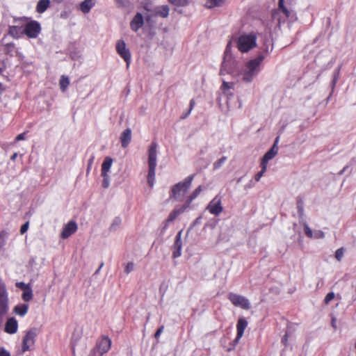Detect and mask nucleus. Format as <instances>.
<instances>
[{"label":"nucleus","mask_w":356,"mask_h":356,"mask_svg":"<svg viewBox=\"0 0 356 356\" xmlns=\"http://www.w3.org/2000/svg\"><path fill=\"white\" fill-rule=\"evenodd\" d=\"M257 35L254 32L240 35L236 40L238 49L242 53L248 52L257 46Z\"/></svg>","instance_id":"obj_1"},{"label":"nucleus","mask_w":356,"mask_h":356,"mask_svg":"<svg viewBox=\"0 0 356 356\" xmlns=\"http://www.w3.org/2000/svg\"><path fill=\"white\" fill-rule=\"evenodd\" d=\"M157 144L152 142L148 150V175L147 182L150 187H152L155 181V170L156 167Z\"/></svg>","instance_id":"obj_2"},{"label":"nucleus","mask_w":356,"mask_h":356,"mask_svg":"<svg viewBox=\"0 0 356 356\" xmlns=\"http://www.w3.org/2000/svg\"><path fill=\"white\" fill-rule=\"evenodd\" d=\"M194 179V175H189L183 181L175 184L170 192V198L175 200H181L185 193L190 188L192 181Z\"/></svg>","instance_id":"obj_3"},{"label":"nucleus","mask_w":356,"mask_h":356,"mask_svg":"<svg viewBox=\"0 0 356 356\" xmlns=\"http://www.w3.org/2000/svg\"><path fill=\"white\" fill-rule=\"evenodd\" d=\"M227 298L235 307H238L245 310L250 308V304L248 299L243 296L234 293H229Z\"/></svg>","instance_id":"obj_4"},{"label":"nucleus","mask_w":356,"mask_h":356,"mask_svg":"<svg viewBox=\"0 0 356 356\" xmlns=\"http://www.w3.org/2000/svg\"><path fill=\"white\" fill-rule=\"evenodd\" d=\"M115 49L117 53L125 61L127 67H129L131 60V54L129 49L127 48L125 42L123 40H119L116 42Z\"/></svg>","instance_id":"obj_5"},{"label":"nucleus","mask_w":356,"mask_h":356,"mask_svg":"<svg viewBox=\"0 0 356 356\" xmlns=\"http://www.w3.org/2000/svg\"><path fill=\"white\" fill-rule=\"evenodd\" d=\"M8 310V299L5 284L0 280V319Z\"/></svg>","instance_id":"obj_6"},{"label":"nucleus","mask_w":356,"mask_h":356,"mask_svg":"<svg viewBox=\"0 0 356 356\" xmlns=\"http://www.w3.org/2000/svg\"><path fill=\"white\" fill-rule=\"evenodd\" d=\"M37 336L36 329H31L26 332L25 336L23 338L22 351L25 353L29 350L31 346L35 343V337Z\"/></svg>","instance_id":"obj_7"},{"label":"nucleus","mask_w":356,"mask_h":356,"mask_svg":"<svg viewBox=\"0 0 356 356\" xmlns=\"http://www.w3.org/2000/svg\"><path fill=\"white\" fill-rule=\"evenodd\" d=\"M40 31V24L35 20L27 23L24 28V34L29 38H37Z\"/></svg>","instance_id":"obj_8"},{"label":"nucleus","mask_w":356,"mask_h":356,"mask_svg":"<svg viewBox=\"0 0 356 356\" xmlns=\"http://www.w3.org/2000/svg\"><path fill=\"white\" fill-rule=\"evenodd\" d=\"M207 209L210 213L218 216L222 211L221 197L216 196L208 204Z\"/></svg>","instance_id":"obj_9"},{"label":"nucleus","mask_w":356,"mask_h":356,"mask_svg":"<svg viewBox=\"0 0 356 356\" xmlns=\"http://www.w3.org/2000/svg\"><path fill=\"white\" fill-rule=\"evenodd\" d=\"M111 347V340L108 337H102L96 343L95 349H97L102 355L108 352Z\"/></svg>","instance_id":"obj_10"},{"label":"nucleus","mask_w":356,"mask_h":356,"mask_svg":"<svg viewBox=\"0 0 356 356\" xmlns=\"http://www.w3.org/2000/svg\"><path fill=\"white\" fill-rule=\"evenodd\" d=\"M77 223L74 220L69 221L64 225L60 233V238L63 239L69 238L77 231Z\"/></svg>","instance_id":"obj_11"},{"label":"nucleus","mask_w":356,"mask_h":356,"mask_svg":"<svg viewBox=\"0 0 356 356\" xmlns=\"http://www.w3.org/2000/svg\"><path fill=\"white\" fill-rule=\"evenodd\" d=\"M181 233L182 230L179 231L176 237L174 243V250L172 252V257L177 258L180 257L181 254V248H182V241H181Z\"/></svg>","instance_id":"obj_12"},{"label":"nucleus","mask_w":356,"mask_h":356,"mask_svg":"<svg viewBox=\"0 0 356 356\" xmlns=\"http://www.w3.org/2000/svg\"><path fill=\"white\" fill-rule=\"evenodd\" d=\"M248 326V321L245 318H240L236 324V337L235 339L236 341H238L244 334V331Z\"/></svg>","instance_id":"obj_13"},{"label":"nucleus","mask_w":356,"mask_h":356,"mask_svg":"<svg viewBox=\"0 0 356 356\" xmlns=\"http://www.w3.org/2000/svg\"><path fill=\"white\" fill-rule=\"evenodd\" d=\"M18 328V323L15 318H9L4 327V331L10 334H13L17 332Z\"/></svg>","instance_id":"obj_14"},{"label":"nucleus","mask_w":356,"mask_h":356,"mask_svg":"<svg viewBox=\"0 0 356 356\" xmlns=\"http://www.w3.org/2000/svg\"><path fill=\"white\" fill-rule=\"evenodd\" d=\"M189 207L184 203L182 206L176 207L169 214L166 221L170 222L174 221L179 215L183 213Z\"/></svg>","instance_id":"obj_15"},{"label":"nucleus","mask_w":356,"mask_h":356,"mask_svg":"<svg viewBox=\"0 0 356 356\" xmlns=\"http://www.w3.org/2000/svg\"><path fill=\"white\" fill-rule=\"evenodd\" d=\"M144 24L143 17L142 14L138 13L130 22V27L132 31L136 32Z\"/></svg>","instance_id":"obj_16"},{"label":"nucleus","mask_w":356,"mask_h":356,"mask_svg":"<svg viewBox=\"0 0 356 356\" xmlns=\"http://www.w3.org/2000/svg\"><path fill=\"white\" fill-rule=\"evenodd\" d=\"M264 58V57L263 56H259L256 58L250 60L246 65V69L257 73Z\"/></svg>","instance_id":"obj_17"},{"label":"nucleus","mask_w":356,"mask_h":356,"mask_svg":"<svg viewBox=\"0 0 356 356\" xmlns=\"http://www.w3.org/2000/svg\"><path fill=\"white\" fill-rule=\"evenodd\" d=\"M131 140V131L130 129H125L120 136L122 147L126 148Z\"/></svg>","instance_id":"obj_18"},{"label":"nucleus","mask_w":356,"mask_h":356,"mask_svg":"<svg viewBox=\"0 0 356 356\" xmlns=\"http://www.w3.org/2000/svg\"><path fill=\"white\" fill-rule=\"evenodd\" d=\"M8 34L17 39L24 34V29L19 26H9Z\"/></svg>","instance_id":"obj_19"},{"label":"nucleus","mask_w":356,"mask_h":356,"mask_svg":"<svg viewBox=\"0 0 356 356\" xmlns=\"http://www.w3.org/2000/svg\"><path fill=\"white\" fill-rule=\"evenodd\" d=\"M279 138L277 137L275 139V141L273 145V147L264 154L263 156L264 158L265 161H269L273 159L278 152V147H277V143L278 142Z\"/></svg>","instance_id":"obj_20"},{"label":"nucleus","mask_w":356,"mask_h":356,"mask_svg":"<svg viewBox=\"0 0 356 356\" xmlns=\"http://www.w3.org/2000/svg\"><path fill=\"white\" fill-rule=\"evenodd\" d=\"M170 8L168 5L157 6L154 8L156 15L163 18H166L169 15Z\"/></svg>","instance_id":"obj_21"},{"label":"nucleus","mask_w":356,"mask_h":356,"mask_svg":"<svg viewBox=\"0 0 356 356\" xmlns=\"http://www.w3.org/2000/svg\"><path fill=\"white\" fill-rule=\"evenodd\" d=\"M112 163L113 159L111 157L107 156L105 158L102 165V176H105V175H108V172L110 170Z\"/></svg>","instance_id":"obj_22"},{"label":"nucleus","mask_w":356,"mask_h":356,"mask_svg":"<svg viewBox=\"0 0 356 356\" xmlns=\"http://www.w3.org/2000/svg\"><path fill=\"white\" fill-rule=\"evenodd\" d=\"M95 0H84L80 4V10L83 13H88L90 9L95 6Z\"/></svg>","instance_id":"obj_23"},{"label":"nucleus","mask_w":356,"mask_h":356,"mask_svg":"<svg viewBox=\"0 0 356 356\" xmlns=\"http://www.w3.org/2000/svg\"><path fill=\"white\" fill-rule=\"evenodd\" d=\"M50 6V0H39L36 6V11L43 13Z\"/></svg>","instance_id":"obj_24"},{"label":"nucleus","mask_w":356,"mask_h":356,"mask_svg":"<svg viewBox=\"0 0 356 356\" xmlns=\"http://www.w3.org/2000/svg\"><path fill=\"white\" fill-rule=\"evenodd\" d=\"M201 191L202 186H199L191 195L186 197L185 201L186 206L190 207L192 202L200 194Z\"/></svg>","instance_id":"obj_25"},{"label":"nucleus","mask_w":356,"mask_h":356,"mask_svg":"<svg viewBox=\"0 0 356 356\" xmlns=\"http://www.w3.org/2000/svg\"><path fill=\"white\" fill-rule=\"evenodd\" d=\"M29 310V305L26 304H21L16 305L14 307V312L17 314V315H19L21 316H24Z\"/></svg>","instance_id":"obj_26"},{"label":"nucleus","mask_w":356,"mask_h":356,"mask_svg":"<svg viewBox=\"0 0 356 356\" xmlns=\"http://www.w3.org/2000/svg\"><path fill=\"white\" fill-rule=\"evenodd\" d=\"M33 291H32L31 286L29 288H27L26 289H25L24 291H23L22 298L24 301H25V302L31 301L33 299Z\"/></svg>","instance_id":"obj_27"},{"label":"nucleus","mask_w":356,"mask_h":356,"mask_svg":"<svg viewBox=\"0 0 356 356\" xmlns=\"http://www.w3.org/2000/svg\"><path fill=\"white\" fill-rule=\"evenodd\" d=\"M59 85H60V90L63 92H65L66 90V89L67 88L68 86L70 85L69 78L64 75L61 76L60 81H59Z\"/></svg>","instance_id":"obj_28"},{"label":"nucleus","mask_w":356,"mask_h":356,"mask_svg":"<svg viewBox=\"0 0 356 356\" xmlns=\"http://www.w3.org/2000/svg\"><path fill=\"white\" fill-rule=\"evenodd\" d=\"M225 0H207L206 2V6L208 8H213L214 7L220 6Z\"/></svg>","instance_id":"obj_29"},{"label":"nucleus","mask_w":356,"mask_h":356,"mask_svg":"<svg viewBox=\"0 0 356 356\" xmlns=\"http://www.w3.org/2000/svg\"><path fill=\"white\" fill-rule=\"evenodd\" d=\"M284 0H279V10L282 11L284 14L286 18H288L290 16V11L284 6Z\"/></svg>","instance_id":"obj_30"},{"label":"nucleus","mask_w":356,"mask_h":356,"mask_svg":"<svg viewBox=\"0 0 356 356\" xmlns=\"http://www.w3.org/2000/svg\"><path fill=\"white\" fill-rule=\"evenodd\" d=\"M255 74H256L255 72L246 69V70L245 71V72L243 74V81H245L246 82H250L252 80V79Z\"/></svg>","instance_id":"obj_31"},{"label":"nucleus","mask_w":356,"mask_h":356,"mask_svg":"<svg viewBox=\"0 0 356 356\" xmlns=\"http://www.w3.org/2000/svg\"><path fill=\"white\" fill-rule=\"evenodd\" d=\"M170 3L176 6H186L188 3V0H168Z\"/></svg>","instance_id":"obj_32"},{"label":"nucleus","mask_w":356,"mask_h":356,"mask_svg":"<svg viewBox=\"0 0 356 356\" xmlns=\"http://www.w3.org/2000/svg\"><path fill=\"white\" fill-rule=\"evenodd\" d=\"M344 248H340L339 249L337 250V251L335 252V258L339 261H341L343 257V254H344Z\"/></svg>","instance_id":"obj_33"},{"label":"nucleus","mask_w":356,"mask_h":356,"mask_svg":"<svg viewBox=\"0 0 356 356\" xmlns=\"http://www.w3.org/2000/svg\"><path fill=\"white\" fill-rule=\"evenodd\" d=\"M233 85H234L233 83H229V82L223 81V83H222V84L221 86V89L222 90L224 93H227V90H229L230 88H232Z\"/></svg>","instance_id":"obj_34"},{"label":"nucleus","mask_w":356,"mask_h":356,"mask_svg":"<svg viewBox=\"0 0 356 356\" xmlns=\"http://www.w3.org/2000/svg\"><path fill=\"white\" fill-rule=\"evenodd\" d=\"M226 160V156H222V158L219 159L218 160L214 162L213 168L215 169L219 168Z\"/></svg>","instance_id":"obj_35"},{"label":"nucleus","mask_w":356,"mask_h":356,"mask_svg":"<svg viewBox=\"0 0 356 356\" xmlns=\"http://www.w3.org/2000/svg\"><path fill=\"white\" fill-rule=\"evenodd\" d=\"M304 232H305V235L307 237H309V238L313 237V232H312V229L309 228V227L306 223L304 224Z\"/></svg>","instance_id":"obj_36"},{"label":"nucleus","mask_w":356,"mask_h":356,"mask_svg":"<svg viewBox=\"0 0 356 356\" xmlns=\"http://www.w3.org/2000/svg\"><path fill=\"white\" fill-rule=\"evenodd\" d=\"M334 297H335V295L333 292L328 293L324 299L325 304H326V305L329 304L330 302L334 298Z\"/></svg>","instance_id":"obj_37"},{"label":"nucleus","mask_w":356,"mask_h":356,"mask_svg":"<svg viewBox=\"0 0 356 356\" xmlns=\"http://www.w3.org/2000/svg\"><path fill=\"white\" fill-rule=\"evenodd\" d=\"M15 286L17 288L20 289L22 291H24L27 288L30 286V284H25L23 282H16Z\"/></svg>","instance_id":"obj_38"},{"label":"nucleus","mask_w":356,"mask_h":356,"mask_svg":"<svg viewBox=\"0 0 356 356\" xmlns=\"http://www.w3.org/2000/svg\"><path fill=\"white\" fill-rule=\"evenodd\" d=\"M134 263L129 262L124 268L125 273L129 274V273H131L134 270Z\"/></svg>","instance_id":"obj_39"},{"label":"nucleus","mask_w":356,"mask_h":356,"mask_svg":"<svg viewBox=\"0 0 356 356\" xmlns=\"http://www.w3.org/2000/svg\"><path fill=\"white\" fill-rule=\"evenodd\" d=\"M103 177L102 186L105 188L109 186V177L108 175H105Z\"/></svg>","instance_id":"obj_40"},{"label":"nucleus","mask_w":356,"mask_h":356,"mask_svg":"<svg viewBox=\"0 0 356 356\" xmlns=\"http://www.w3.org/2000/svg\"><path fill=\"white\" fill-rule=\"evenodd\" d=\"M29 222H26L24 224H23L20 228V234H24L29 229Z\"/></svg>","instance_id":"obj_41"},{"label":"nucleus","mask_w":356,"mask_h":356,"mask_svg":"<svg viewBox=\"0 0 356 356\" xmlns=\"http://www.w3.org/2000/svg\"><path fill=\"white\" fill-rule=\"evenodd\" d=\"M88 356H103V355L94 348L90 350Z\"/></svg>","instance_id":"obj_42"},{"label":"nucleus","mask_w":356,"mask_h":356,"mask_svg":"<svg viewBox=\"0 0 356 356\" xmlns=\"http://www.w3.org/2000/svg\"><path fill=\"white\" fill-rule=\"evenodd\" d=\"M297 208H298V213L300 215H302L303 213V206H302V200H299L298 201V203H297Z\"/></svg>","instance_id":"obj_43"},{"label":"nucleus","mask_w":356,"mask_h":356,"mask_svg":"<svg viewBox=\"0 0 356 356\" xmlns=\"http://www.w3.org/2000/svg\"><path fill=\"white\" fill-rule=\"evenodd\" d=\"M268 162V161H265L264 157L261 159V170H263V172L266 171Z\"/></svg>","instance_id":"obj_44"},{"label":"nucleus","mask_w":356,"mask_h":356,"mask_svg":"<svg viewBox=\"0 0 356 356\" xmlns=\"http://www.w3.org/2000/svg\"><path fill=\"white\" fill-rule=\"evenodd\" d=\"M163 330H164L163 325H161L160 327H159L154 334V337L156 339H158L160 337L161 334L163 332Z\"/></svg>","instance_id":"obj_45"},{"label":"nucleus","mask_w":356,"mask_h":356,"mask_svg":"<svg viewBox=\"0 0 356 356\" xmlns=\"http://www.w3.org/2000/svg\"><path fill=\"white\" fill-rule=\"evenodd\" d=\"M265 172H263V170H261L258 173H257L254 176V179L256 181H259L260 179L262 177Z\"/></svg>","instance_id":"obj_46"},{"label":"nucleus","mask_w":356,"mask_h":356,"mask_svg":"<svg viewBox=\"0 0 356 356\" xmlns=\"http://www.w3.org/2000/svg\"><path fill=\"white\" fill-rule=\"evenodd\" d=\"M26 134V132H23L19 135H17L15 138V141H19V140H23L25 139V134Z\"/></svg>","instance_id":"obj_47"},{"label":"nucleus","mask_w":356,"mask_h":356,"mask_svg":"<svg viewBox=\"0 0 356 356\" xmlns=\"http://www.w3.org/2000/svg\"><path fill=\"white\" fill-rule=\"evenodd\" d=\"M0 356H10V354L3 348H0Z\"/></svg>","instance_id":"obj_48"},{"label":"nucleus","mask_w":356,"mask_h":356,"mask_svg":"<svg viewBox=\"0 0 356 356\" xmlns=\"http://www.w3.org/2000/svg\"><path fill=\"white\" fill-rule=\"evenodd\" d=\"M191 111H191V110H189V109H188L187 111L184 112V113H182V115H181L180 118H181V120L186 119V118H187V117L191 114Z\"/></svg>","instance_id":"obj_49"},{"label":"nucleus","mask_w":356,"mask_h":356,"mask_svg":"<svg viewBox=\"0 0 356 356\" xmlns=\"http://www.w3.org/2000/svg\"><path fill=\"white\" fill-rule=\"evenodd\" d=\"M278 14H279L278 11H275V12H273V13L272 16H273V18L274 19H277V21H278V24H280V23L282 22V21H281V19L277 17Z\"/></svg>","instance_id":"obj_50"},{"label":"nucleus","mask_w":356,"mask_h":356,"mask_svg":"<svg viewBox=\"0 0 356 356\" xmlns=\"http://www.w3.org/2000/svg\"><path fill=\"white\" fill-rule=\"evenodd\" d=\"M195 105V99H192L190 101V104H189V110L192 111V110L194 108Z\"/></svg>","instance_id":"obj_51"},{"label":"nucleus","mask_w":356,"mask_h":356,"mask_svg":"<svg viewBox=\"0 0 356 356\" xmlns=\"http://www.w3.org/2000/svg\"><path fill=\"white\" fill-rule=\"evenodd\" d=\"M325 236L324 233L322 231H318L316 233V238H323Z\"/></svg>","instance_id":"obj_52"},{"label":"nucleus","mask_w":356,"mask_h":356,"mask_svg":"<svg viewBox=\"0 0 356 356\" xmlns=\"http://www.w3.org/2000/svg\"><path fill=\"white\" fill-rule=\"evenodd\" d=\"M5 90V86L0 82V94H1Z\"/></svg>","instance_id":"obj_53"},{"label":"nucleus","mask_w":356,"mask_h":356,"mask_svg":"<svg viewBox=\"0 0 356 356\" xmlns=\"http://www.w3.org/2000/svg\"><path fill=\"white\" fill-rule=\"evenodd\" d=\"M17 153L13 154V155L11 156V159H12V160L15 159V158L17 157Z\"/></svg>","instance_id":"obj_54"},{"label":"nucleus","mask_w":356,"mask_h":356,"mask_svg":"<svg viewBox=\"0 0 356 356\" xmlns=\"http://www.w3.org/2000/svg\"><path fill=\"white\" fill-rule=\"evenodd\" d=\"M64 0H53L54 2H56L57 3H60L61 2H63Z\"/></svg>","instance_id":"obj_55"},{"label":"nucleus","mask_w":356,"mask_h":356,"mask_svg":"<svg viewBox=\"0 0 356 356\" xmlns=\"http://www.w3.org/2000/svg\"><path fill=\"white\" fill-rule=\"evenodd\" d=\"M286 338H287V336H286V335H285V336H284V338L282 339V342H284L285 341H286V340H287V339H286Z\"/></svg>","instance_id":"obj_56"},{"label":"nucleus","mask_w":356,"mask_h":356,"mask_svg":"<svg viewBox=\"0 0 356 356\" xmlns=\"http://www.w3.org/2000/svg\"><path fill=\"white\" fill-rule=\"evenodd\" d=\"M8 47L10 46L12 47H15V44L13 43H10V44H7Z\"/></svg>","instance_id":"obj_57"},{"label":"nucleus","mask_w":356,"mask_h":356,"mask_svg":"<svg viewBox=\"0 0 356 356\" xmlns=\"http://www.w3.org/2000/svg\"><path fill=\"white\" fill-rule=\"evenodd\" d=\"M103 265H104V264H103V263H102V264H101V265H100V266H99V269L97 270V271H98V270H99V269L103 266Z\"/></svg>","instance_id":"obj_58"},{"label":"nucleus","mask_w":356,"mask_h":356,"mask_svg":"<svg viewBox=\"0 0 356 356\" xmlns=\"http://www.w3.org/2000/svg\"><path fill=\"white\" fill-rule=\"evenodd\" d=\"M3 72V69L0 67V74Z\"/></svg>","instance_id":"obj_59"}]
</instances>
